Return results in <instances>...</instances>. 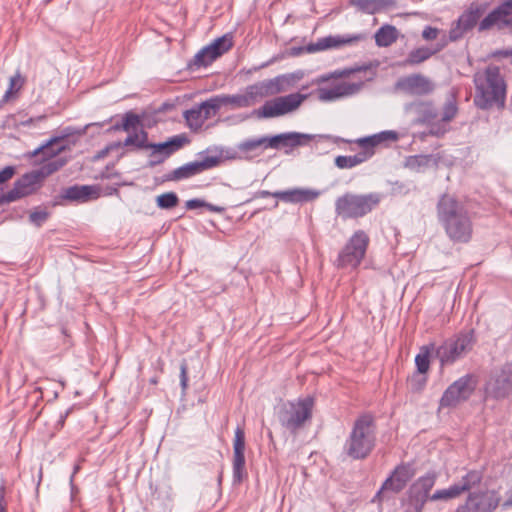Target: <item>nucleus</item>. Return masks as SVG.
Listing matches in <instances>:
<instances>
[{
    "label": "nucleus",
    "mask_w": 512,
    "mask_h": 512,
    "mask_svg": "<svg viewBox=\"0 0 512 512\" xmlns=\"http://www.w3.org/2000/svg\"><path fill=\"white\" fill-rule=\"evenodd\" d=\"M437 216L448 237L467 243L472 236L473 225L466 206L453 195H442L437 203Z\"/></svg>",
    "instance_id": "nucleus-1"
},
{
    "label": "nucleus",
    "mask_w": 512,
    "mask_h": 512,
    "mask_svg": "<svg viewBox=\"0 0 512 512\" xmlns=\"http://www.w3.org/2000/svg\"><path fill=\"white\" fill-rule=\"evenodd\" d=\"M474 83V104L477 108L481 110L505 108L507 85L498 66L486 67L482 74L475 76Z\"/></svg>",
    "instance_id": "nucleus-2"
},
{
    "label": "nucleus",
    "mask_w": 512,
    "mask_h": 512,
    "mask_svg": "<svg viewBox=\"0 0 512 512\" xmlns=\"http://www.w3.org/2000/svg\"><path fill=\"white\" fill-rule=\"evenodd\" d=\"M377 442V425L373 415L358 416L343 445V453L353 460H364L374 450Z\"/></svg>",
    "instance_id": "nucleus-3"
},
{
    "label": "nucleus",
    "mask_w": 512,
    "mask_h": 512,
    "mask_svg": "<svg viewBox=\"0 0 512 512\" xmlns=\"http://www.w3.org/2000/svg\"><path fill=\"white\" fill-rule=\"evenodd\" d=\"M383 195L378 192L355 194L347 192L335 201V213L342 219H357L364 217L376 208Z\"/></svg>",
    "instance_id": "nucleus-4"
},
{
    "label": "nucleus",
    "mask_w": 512,
    "mask_h": 512,
    "mask_svg": "<svg viewBox=\"0 0 512 512\" xmlns=\"http://www.w3.org/2000/svg\"><path fill=\"white\" fill-rule=\"evenodd\" d=\"M198 159L175 168L164 175V181H181L218 167L224 156V149L209 147L197 154Z\"/></svg>",
    "instance_id": "nucleus-5"
},
{
    "label": "nucleus",
    "mask_w": 512,
    "mask_h": 512,
    "mask_svg": "<svg viewBox=\"0 0 512 512\" xmlns=\"http://www.w3.org/2000/svg\"><path fill=\"white\" fill-rule=\"evenodd\" d=\"M313 407L314 398L311 396L287 401L280 406L277 417L282 427L291 434H296L312 418Z\"/></svg>",
    "instance_id": "nucleus-6"
},
{
    "label": "nucleus",
    "mask_w": 512,
    "mask_h": 512,
    "mask_svg": "<svg viewBox=\"0 0 512 512\" xmlns=\"http://www.w3.org/2000/svg\"><path fill=\"white\" fill-rule=\"evenodd\" d=\"M477 342L473 329L463 330L445 340L435 349V357L441 366L451 365L464 358Z\"/></svg>",
    "instance_id": "nucleus-7"
},
{
    "label": "nucleus",
    "mask_w": 512,
    "mask_h": 512,
    "mask_svg": "<svg viewBox=\"0 0 512 512\" xmlns=\"http://www.w3.org/2000/svg\"><path fill=\"white\" fill-rule=\"evenodd\" d=\"M398 139V134L392 130L382 131L371 136L359 138L355 141L361 148V151L355 155L344 156L339 155L335 158V165L339 169H350L353 168L368 159H370L375 151L374 148L386 142H394Z\"/></svg>",
    "instance_id": "nucleus-8"
},
{
    "label": "nucleus",
    "mask_w": 512,
    "mask_h": 512,
    "mask_svg": "<svg viewBox=\"0 0 512 512\" xmlns=\"http://www.w3.org/2000/svg\"><path fill=\"white\" fill-rule=\"evenodd\" d=\"M370 239L363 230H357L347 241L337 258L338 268H357L365 257Z\"/></svg>",
    "instance_id": "nucleus-9"
},
{
    "label": "nucleus",
    "mask_w": 512,
    "mask_h": 512,
    "mask_svg": "<svg viewBox=\"0 0 512 512\" xmlns=\"http://www.w3.org/2000/svg\"><path fill=\"white\" fill-rule=\"evenodd\" d=\"M307 97L306 94L301 93L279 96L266 101L259 109L254 111V114L259 119L281 117L296 111Z\"/></svg>",
    "instance_id": "nucleus-10"
},
{
    "label": "nucleus",
    "mask_w": 512,
    "mask_h": 512,
    "mask_svg": "<svg viewBox=\"0 0 512 512\" xmlns=\"http://www.w3.org/2000/svg\"><path fill=\"white\" fill-rule=\"evenodd\" d=\"M294 79V74L280 75L247 86L244 94L249 107L265 97L284 92L294 82Z\"/></svg>",
    "instance_id": "nucleus-11"
},
{
    "label": "nucleus",
    "mask_w": 512,
    "mask_h": 512,
    "mask_svg": "<svg viewBox=\"0 0 512 512\" xmlns=\"http://www.w3.org/2000/svg\"><path fill=\"white\" fill-rule=\"evenodd\" d=\"M477 387V378L473 374H466L452 384L443 392L440 401V408H455L467 401Z\"/></svg>",
    "instance_id": "nucleus-12"
},
{
    "label": "nucleus",
    "mask_w": 512,
    "mask_h": 512,
    "mask_svg": "<svg viewBox=\"0 0 512 512\" xmlns=\"http://www.w3.org/2000/svg\"><path fill=\"white\" fill-rule=\"evenodd\" d=\"M42 183L43 180L36 170L23 174L14 182L12 189L6 193H0L2 205L34 194L41 188Z\"/></svg>",
    "instance_id": "nucleus-13"
},
{
    "label": "nucleus",
    "mask_w": 512,
    "mask_h": 512,
    "mask_svg": "<svg viewBox=\"0 0 512 512\" xmlns=\"http://www.w3.org/2000/svg\"><path fill=\"white\" fill-rule=\"evenodd\" d=\"M416 468L413 462L401 463L392 471L391 475L383 482L381 488L376 493L374 500H381L382 495L386 491L393 493L401 492L407 483L415 476Z\"/></svg>",
    "instance_id": "nucleus-14"
},
{
    "label": "nucleus",
    "mask_w": 512,
    "mask_h": 512,
    "mask_svg": "<svg viewBox=\"0 0 512 512\" xmlns=\"http://www.w3.org/2000/svg\"><path fill=\"white\" fill-rule=\"evenodd\" d=\"M407 109L415 114L414 122L416 124L431 125L429 134L433 136H442L446 130L436 124L435 121L439 116L438 109L431 101H416L412 102Z\"/></svg>",
    "instance_id": "nucleus-15"
},
{
    "label": "nucleus",
    "mask_w": 512,
    "mask_h": 512,
    "mask_svg": "<svg viewBox=\"0 0 512 512\" xmlns=\"http://www.w3.org/2000/svg\"><path fill=\"white\" fill-rule=\"evenodd\" d=\"M321 192L312 188L296 187L284 191L270 192L267 190H259L255 193V198L274 197L285 203L302 204L316 200Z\"/></svg>",
    "instance_id": "nucleus-16"
},
{
    "label": "nucleus",
    "mask_w": 512,
    "mask_h": 512,
    "mask_svg": "<svg viewBox=\"0 0 512 512\" xmlns=\"http://www.w3.org/2000/svg\"><path fill=\"white\" fill-rule=\"evenodd\" d=\"M500 503V497L495 491H479L469 493L465 503L456 512H493Z\"/></svg>",
    "instance_id": "nucleus-17"
},
{
    "label": "nucleus",
    "mask_w": 512,
    "mask_h": 512,
    "mask_svg": "<svg viewBox=\"0 0 512 512\" xmlns=\"http://www.w3.org/2000/svg\"><path fill=\"white\" fill-rule=\"evenodd\" d=\"M485 393L493 399H503L512 393V362L491 376L486 383Z\"/></svg>",
    "instance_id": "nucleus-18"
},
{
    "label": "nucleus",
    "mask_w": 512,
    "mask_h": 512,
    "mask_svg": "<svg viewBox=\"0 0 512 512\" xmlns=\"http://www.w3.org/2000/svg\"><path fill=\"white\" fill-rule=\"evenodd\" d=\"M245 448V432L238 425L233 440L232 478L234 484H240L247 477Z\"/></svg>",
    "instance_id": "nucleus-19"
},
{
    "label": "nucleus",
    "mask_w": 512,
    "mask_h": 512,
    "mask_svg": "<svg viewBox=\"0 0 512 512\" xmlns=\"http://www.w3.org/2000/svg\"><path fill=\"white\" fill-rule=\"evenodd\" d=\"M511 16L512 0H505L479 22L478 31L483 32L494 27L498 30L509 29Z\"/></svg>",
    "instance_id": "nucleus-20"
},
{
    "label": "nucleus",
    "mask_w": 512,
    "mask_h": 512,
    "mask_svg": "<svg viewBox=\"0 0 512 512\" xmlns=\"http://www.w3.org/2000/svg\"><path fill=\"white\" fill-rule=\"evenodd\" d=\"M314 135L301 132H284L273 136H266V144L268 149H285V153L289 154L294 148L307 145Z\"/></svg>",
    "instance_id": "nucleus-21"
},
{
    "label": "nucleus",
    "mask_w": 512,
    "mask_h": 512,
    "mask_svg": "<svg viewBox=\"0 0 512 512\" xmlns=\"http://www.w3.org/2000/svg\"><path fill=\"white\" fill-rule=\"evenodd\" d=\"M365 36L363 34H354V35H329L323 38H320L315 43H310L305 48H298L295 55L299 54L302 50L307 51L308 53H315L318 51H323L332 48H340L345 45H351L353 43L359 42L363 40Z\"/></svg>",
    "instance_id": "nucleus-22"
},
{
    "label": "nucleus",
    "mask_w": 512,
    "mask_h": 512,
    "mask_svg": "<svg viewBox=\"0 0 512 512\" xmlns=\"http://www.w3.org/2000/svg\"><path fill=\"white\" fill-rule=\"evenodd\" d=\"M398 90L410 95L423 96L433 92V82L422 74H412L398 79L395 84Z\"/></svg>",
    "instance_id": "nucleus-23"
},
{
    "label": "nucleus",
    "mask_w": 512,
    "mask_h": 512,
    "mask_svg": "<svg viewBox=\"0 0 512 512\" xmlns=\"http://www.w3.org/2000/svg\"><path fill=\"white\" fill-rule=\"evenodd\" d=\"M188 142V138L184 134H181L173 136L162 143H151L148 148L151 150L149 157H157L160 155L166 159Z\"/></svg>",
    "instance_id": "nucleus-24"
},
{
    "label": "nucleus",
    "mask_w": 512,
    "mask_h": 512,
    "mask_svg": "<svg viewBox=\"0 0 512 512\" xmlns=\"http://www.w3.org/2000/svg\"><path fill=\"white\" fill-rule=\"evenodd\" d=\"M266 135L259 138H249L237 145L239 159L251 160L260 156L263 151L268 149L266 144Z\"/></svg>",
    "instance_id": "nucleus-25"
},
{
    "label": "nucleus",
    "mask_w": 512,
    "mask_h": 512,
    "mask_svg": "<svg viewBox=\"0 0 512 512\" xmlns=\"http://www.w3.org/2000/svg\"><path fill=\"white\" fill-rule=\"evenodd\" d=\"M437 477L438 475L435 471H429L424 476L419 477L415 482H413L408 492L426 503L430 500V491L435 485Z\"/></svg>",
    "instance_id": "nucleus-26"
},
{
    "label": "nucleus",
    "mask_w": 512,
    "mask_h": 512,
    "mask_svg": "<svg viewBox=\"0 0 512 512\" xmlns=\"http://www.w3.org/2000/svg\"><path fill=\"white\" fill-rule=\"evenodd\" d=\"M447 42L448 41L445 40L443 43L437 44L436 47H418L413 49L399 65L402 67L419 65L440 52L446 46Z\"/></svg>",
    "instance_id": "nucleus-27"
},
{
    "label": "nucleus",
    "mask_w": 512,
    "mask_h": 512,
    "mask_svg": "<svg viewBox=\"0 0 512 512\" xmlns=\"http://www.w3.org/2000/svg\"><path fill=\"white\" fill-rule=\"evenodd\" d=\"M73 134L71 128H66L65 133L60 136H55L49 139L47 142L36 148L31 155L37 156L39 154L43 155V160H48L50 158L55 157L60 152H62L65 147L63 145H59L61 141H63L66 137Z\"/></svg>",
    "instance_id": "nucleus-28"
},
{
    "label": "nucleus",
    "mask_w": 512,
    "mask_h": 512,
    "mask_svg": "<svg viewBox=\"0 0 512 512\" xmlns=\"http://www.w3.org/2000/svg\"><path fill=\"white\" fill-rule=\"evenodd\" d=\"M354 92V84L339 83L331 88H318L317 97L322 102H330L351 95Z\"/></svg>",
    "instance_id": "nucleus-29"
},
{
    "label": "nucleus",
    "mask_w": 512,
    "mask_h": 512,
    "mask_svg": "<svg viewBox=\"0 0 512 512\" xmlns=\"http://www.w3.org/2000/svg\"><path fill=\"white\" fill-rule=\"evenodd\" d=\"M351 4L365 14H376L396 6V0H351Z\"/></svg>",
    "instance_id": "nucleus-30"
},
{
    "label": "nucleus",
    "mask_w": 512,
    "mask_h": 512,
    "mask_svg": "<svg viewBox=\"0 0 512 512\" xmlns=\"http://www.w3.org/2000/svg\"><path fill=\"white\" fill-rule=\"evenodd\" d=\"M484 13V8L480 5H470L457 19L458 25L463 26L470 32L480 22V18Z\"/></svg>",
    "instance_id": "nucleus-31"
},
{
    "label": "nucleus",
    "mask_w": 512,
    "mask_h": 512,
    "mask_svg": "<svg viewBox=\"0 0 512 512\" xmlns=\"http://www.w3.org/2000/svg\"><path fill=\"white\" fill-rule=\"evenodd\" d=\"M375 43L379 47H388L398 38V30L395 26L385 24L375 33Z\"/></svg>",
    "instance_id": "nucleus-32"
},
{
    "label": "nucleus",
    "mask_w": 512,
    "mask_h": 512,
    "mask_svg": "<svg viewBox=\"0 0 512 512\" xmlns=\"http://www.w3.org/2000/svg\"><path fill=\"white\" fill-rule=\"evenodd\" d=\"M483 474L478 470L468 471L458 483H454L459 495L479 485L482 481Z\"/></svg>",
    "instance_id": "nucleus-33"
},
{
    "label": "nucleus",
    "mask_w": 512,
    "mask_h": 512,
    "mask_svg": "<svg viewBox=\"0 0 512 512\" xmlns=\"http://www.w3.org/2000/svg\"><path fill=\"white\" fill-rule=\"evenodd\" d=\"M94 193V188L89 185H74L68 187L63 194V198L71 201H86Z\"/></svg>",
    "instance_id": "nucleus-34"
},
{
    "label": "nucleus",
    "mask_w": 512,
    "mask_h": 512,
    "mask_svg": "<svg viewBox=\"0 0 512 512\" xmlns=\"http://www.w3.org/2000/svg\"><path fill=\"white\" fill-rule=\"evenodd\" d=\"M436 347L434 344L424 345L420 348L419 353L415 357L416 371L420 373H427L430 368L431 353H435Z\"/></svg>",
    "instance_id": "nucleus-35"
},
{
    "label": "nucleus",
    "mask_w": 512,
    "mask_h": 512,
    "mask_svg": "<svg viewBox=\"0 0 512 512\" xmlns=\"http://www.w3.org/2000/svg\"><path fill=\"white\" fill-rule=\"evenodd\" d=\"M233 46V36L225 34L208 45L212 51V58H219Z\"/></svg>",
    "instance_id": "nucleus-36"
},
{
    "label": "nucleus",
    "mask_w": 512,
    "mask_h": 512,
    "mask_svg": "<svg viewBox=\"0 0 512 512\" xmlns=\"http://www.w3.org/2000/svg\"><path fill=\"white\" fill-rule=\"evenodd\" d=\"M200 111L202 112V117L204 121L210 119L215 116L220 108L222 107L218 96L211 97L210 99L200 103L198 105Z\"/></svg>",
    "instance_id": "nucleus-37"
},
{
    "label": "nucleus",
    "mask_w": 512,
    "mask_h": 512,
    "mask_svg": "<svg viewBox=\"0 0 512 512\" xmlns=\"http://www.w3.org/2000/svg\"><path fill=\"white\" fill-rule=\"evenodd\" d=\"M184 118L187 122L188 127L193 131L199 130L205 122L202 117V112L200 111L198 105L185 111Z\"/></svg>",
    "instance_id": "nucleus-38"
},
{
    "label": "nucleus",
    "mask_w": 512,
    "mask_h": 512,
    "mask_svg": "<svg viewBox=\"0 0 512 512\" xmlns=\"http://www.w3.org/2000/svg\"><path fill=\"white\" fill-rule=\"evenodd\" d=\"M211 56H212V51L210 50V48L207 45L196 53L193 60L189 63V67L191 69L193 67H196V68L207 67L208 65H210L213 61H215L217 59V58H212Z\"/></svg>",
    "instance_id": "nucleus-39"
},
{
    "label": "nucleus",
    "mask_w": 512,
    "mask_h": 512,
    "mask_svg": "<svg viewBox=\"0 0 512 512\" xmlns=\"http://www.w3.org/2000/svg\"><path fill=\"white\" fill-rule=\"evenodd\" d=\"M220 103L222 106L231 105L232 108H247L249 107L248 101L245 97V94H235V95H218Z\"/></svg>",
    "instance_id": "nucleus-40"
},
{
    "label": "nucleus",
    "mask_w": 512,
    "mask_h": 512,
    "mask_svg": "<svg viewBox=\"0 0 512 512\" xmlns=\"http://www.w3.org/2000/svg\"><path fill=\"white\" fill-rule=\"evenodd\" d=\"M185 207L187 210H194L197 208L204 207L207 210H209L210 212H215V213H223L225 211V207L211 204V203L206 202L205 200L199 199V198L187 200L185 202Z\"/></svg>",
    "instance_id": "nucleus-41"
},
{
    "label": "nucleus",
    "mask_w": 512,
    "mask_h": 512,
    "mask_svg": "<svg viewBox=\"0 0 512 512\" xmlns=\"http://www.w3.org/2000/svg\"><path fill=\"white\" fill-rule=\"evenodd\" d=\"M66 164V160L62 158H58L53 161H49L48 163L44 164L40 169L36 170L38 174L41 176V179L44 181V179L58 171L60 168H62Z\"/></svg>",
    "instance_id": "nucleus-42"
},
{
    "label": "nucleus",
    "mask_w": 512,
    "mask_h": 512,
    "mask_svg": "<svg viewBox=\"0 0 512 512\" xmlns=\"http://www.w3.org/2000/svg\"><path fill=\"white\" fill-rule=\"evenodd\" d=\"M156 203L161 209H172L178 205L179 198L175 192H167L157 196Z\"/></svg>",
    "instance_id": "nucleus-43"
},
{
    "label": "nucleus",
    "mask_w": 512,
    "mask_h": 512,
    "mask_svg": "<svg viewBox=\"0 0 512 512\" xmlns=\"http://www.w3.org/2000/svg\"><path fill=\"white\" fill-rule=\"evenodd\" d=\"M425 504L419 498L407 492V498L402 502L403 512H422Z\"/></svg>",
    "instance_id": "nucleus-44"
},
{
    "label": "nucleus",
    "mask_w": 512,
    "mask_h": 512,
    "mask_svg": "<svg viewBox=\"0 0 512 512\" xmlns=\"http://www.w3.org/2000/svg\"><path fill=\"white\" fill-rule=\"evenodd\" d=\"M432 161V155H415L410 156L406 160V167L419 170L421 167L428 166Z\"/></svg>",
    "instance_id": "nucleus-45"
},
{
    "label": "nucleus",
    "mask_w": 512,
    "mask_h": 512,
    "mask_svg": "<svg viewBox=\"0 0 512 512\" xmlns=\"http://www.w3.org/2000/svg\"><path fill=\"white\" fill-rule=\"evenodd\" d=\"M459 495L458 490L455 485H451L447 489L436 490L431 496L430 501H439V500H450L457 498Z\"/></svg>",
    "instance_id": "nucleus-46"
},
{
    "label": "nucleus",
    "mask_w": 512,
    "mask_h": 512,
    "mask_svg": "<svg viewBox=\"0 0 512 512\" xmlns=\"http://www.w3.org/2000/svg\"><path fill=\"white\" fill-rule=\"evenodd\" d=\"M458 112V107L456 104V100L451 98L446 101L443 107V111L441 114V122L448 123L453 120Z\"/></svg>",
    "instance_id": "nucleus-47"
},
{
    "label": "nucleus",
    "mask_w": 512,
    "mask_h": 512,
    "mask_svg": "<svg viewBox=\"0 0 512 512\" xmlns=\"http://www.w3.org/2000/svg\"><path fill=\"white\" fill-rule=\"evenodd\" d=\"M390 195L392 196H405L412 190V184L402 181H389Z\"/></svg>",
    "instance_id": "nucleus-48"
},
{
    "label": "nucleus",
    "mask_w": 512,
    "mask_h": 512,
    "mask_svg": "<svg viewBox=\"0 0 512 512\" xmlns=\"http://www.w3.org/2000/svg\"><path fill=\"white\" fill-rule=\"evenodd\" d=\"M427 376L425 373L415 371L409 379L410 389L412 392H421L427 384Z\"/></svg>",
    "instance_id": "nucleus-49"
},
{
    "label": "nucleus",
    "mask_w": 512,
    "mask_h": 512,
    "mask_svg": "<svg viewBox=\"0 0 512 512\" xmlns=\"http://www.w3.org/2000/svg\"><path fill=\"white\" fill-rule=\"evenodd\" d=\"M141 123L139 115L132 111L126 112L122 117V130L130 132L132 129H136Z\"/></svg>",
    "instance_id": "nucleus-50"
},
{
    "label": "nucleus",
    "mask_w": 512,
    "mask_h": 512,
    "mask_svg": "<svg viewBox=\"0 0 512 512\" xmlns=\"http://www.w3.org/2000/svg\"><path fill=\"white\" fill-rule=\"evenodd\" d=\"M22 86V80L19 74L10 78L9 88L2 97V102H7L10 97L17 92Z\"/></svg>",
    "instance_id": "nucleus-51"
},
{
    "label": "nucleus",
    "mask_w": 512,
    "mask_h": 512,
    "mask_svg": "<svg viewBox=\"0 0 512 512\" xmlns=\"http://www.w3.org/2000/svg\"><path fill=\"white\" fill-rule=\"evenodd\" d=\"M468 33L466 29L463 28V26L458 25V21H454L451 25L449 35H448V41L455 42L464 37V35Z\"/></svg>",
    "instance_id": "nucleus-52"
},
{
    "label": "nucleus",
    "mask_w": 512,
    "mask_h": 512,
    "mask_svg": "<svg viewBox=\"0 0 512 512\" xmlns=\"http://www.w3.org/2000/svg\"><path fill=\"white\" fill-rule=\"evenodd\" d=\"M48 217L49 213L46 210H35L30 213L29 221L36 227H41Z\"/></svg>",
    "instance_id": "nucleus-53"
},
{
    "label": "nucleus",
    "mask_w": 512,
    "mask_h": 512,
    "mask_svg": "<svg viewBox=\"0 0 512 512\" xmlns=\"http://www.w3.org/2000/svg\"><path fill=\"white\" fill-rule=\"evenodd\" d=\"M139 137L137 132L129 133L124 142L122 143L125 147H133L138 150Z\"/></svg>",
    "instance_id": "nucleus-54"
},
{
    "label": "nucleus",
    "mask_w": 512,
    "mask_h": 512,
    "mask_svg": "<svg viewBox=\"0 0 512 512\" xmlns=\"http://www.w3.org/2000/svg\"><path fill=\"white\" fill-rule=\"evenodd\" d=\"M137 137H139L138 150L148 149L151 144L148 141V133L141 129L139 133H137Z\"/></svg>",
    "instance_id": "nucleus-55"
},
{
    "label": "nucleus",
    "mask_w": 512,
    "mask_h": 512,
    "mask_svg": "<svg viewBox=\"0 0 512 512\" xmlns=\"http://www.w3.org/2000/svg\"><path fill=\"white\" fill-rule=\"evenodd\" d=\"M439 33V30L437 28L426 26L424 30L422 31V37L423 39L430 41L437 38Z\"/></svg>",
    "instance_id": "nucleus-56"
},
{
    "label": "nucleus",
    "mask_w": 512,
    "mask_h": 512,
    "mask_svg": "<svg viewBox=\"0 0 512 512\" xmlns=\"http://www.w3.org/2000/svg\"><path fill=\"white\" fill-rule=\"evenodd\" d=\"M14 173L15 169L12 166H6L2 170H0V184L7 182L9 179H11Z\"/></svg>",
    "instance_id": "nucleus-57"
},
{
    "label": "nucleus",
    "mask_w": 512,
    "mask_h": 512,
    "mask_svg": "<svg viewBox=\"0 0 512 512\" xmlns=\"http://www.w3.org/2000/svg\"><path fill=\"white\" fill-rule=\"evenodd\" d=\"M180 385L183 390H186L188 386L187 365L185 363L181 364L180 367Z\"/></svg>",
    "instance_id": "nucleus-58"
},
{
    "label": "nucleus",
    "mask_w": 512,
    "mask_h": 512,
    "mask_svg": "<svg viewBox=\"0 0 512 512\" xmlns=\"http://www.w3.org/2000/svg\"><path fill=\"white\" fill-rule=\"evenodd\" d=\"M0 512H6L5 487L0 486Z\"/></svg>",
    "instance_id": "nucleus-59"
},
{
    "label": "nucleus",
    "mask_w": 512,
    "mask_h": 512,
    "mask_svg": "<svg viewBox=\"0 0 512 512\" xmlns=\"http://www.w3.org/2000/svg\"><path fill=\"white\" fill-rule=\"evenodd\" d=\"M164 161H165L164 157H161L160 155H158L157 157H150V159L148 161V166L155 167V166L163 163Z\"/></svg>",
    "instance_id": "nucleus-60"
},
{
    "label": "nucleus",
    "mask_w": 512,
    "mask_h": 512,
    "mask_svg": "<svg viewBox=\"0 0 512 512\" xmlns=\"http://www.w3.org/2000/svg\"><path fill=\"white\" fill-rule=\"evenodd\" d=\"M72 410H73V406L69 407L63 414H61L60 418H59V421H58V424L63 426L65 421H66V419H67V417L72 412Z\"/></svg>",
    "instance_id": "nucleus-61"
},
{
    "label": "nucleus",
    "mask_w": 512,
    "mask_h": 512,
    "mask_svg": "<svg viewBox=\"0 0 512 512\" xmlns=\"http://www.w3.org/2000/svg\"><path fill=\"white\" fill-rule=\"evenodd\" d=\"M122 130V120L115 122L108 131H119Z\"/></svg>",
    "instance_id": "nucleus-62"
},
{
    "label": "nucleus",
    "mask_w": 512,
    "mask_h": 512,
    "mask_svg": "<svg viewBox=\"0 0 512 512\" xmlns=\"http://www.w3.org/2000/svg\"><path fill=\"white\" fill-rule=\"evenodd\" d=\"M225 157L227 159H237V158L239 159V155H237V152H235V151L230 152L229 150L226 151Z\"/></svg>",
    "instance_id": "nucleus-63"
},
{
    "label": "nucleus",
    "mask_w": 512,
    "mask_h": 512,
    "mask_svg": "<svg viewBox=\"0 0 512 512\" xmlns=\"http://www.w3.org/2000/svg\"><path fill=\"white\" fill-rule=\"evenodd\" d=\"M109 151V147H106L105 149L101 150L98 155L96 156V158H102L104 157Z\"/></svg>",
    "instance_id": "nucleus-64"
}]
</instances>
